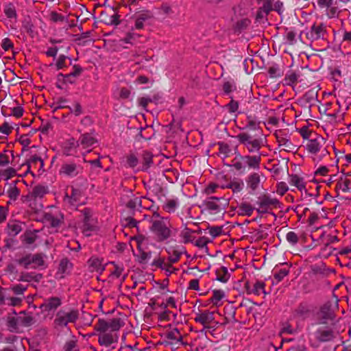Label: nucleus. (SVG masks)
Listing matches in <instances>:
<instances>
[{"label":"nucleus","instance_id":"51","mask_svg":"<svg viewBox=\"0 0 351 351\" xmlns=\"http://www.w3.org/2000/svg\"><path fill=\"white\" fill-rule=\"evenodd\" d=\"M73 71L71 73H70L69 74L64 75L62 73H60L58 75V76L64 77L66 78L69 77L71 76L77 77V76H79L82 72V68L80 65H77V64L74 65L73 67Z\"/></svg>","mask_w":351,"mask_h":351},{"label":"nucleus","instance_id":"17","mask_svg":"<svg viewBox=\"0 0 351 351\" xmlns=\"http://www.w3.org/2000/svg\"><path fill=\"white\" fill-rule=\"evenodd\" d=\"M318 318L319 319V324H326L327 320L332 321L334 313L330 303L327 302L321 307L318 313Z\"/></svg>","mask_w":351,"mask_h":351},{"label":"nucleus","instance_id":"40","mask_svg":"<svg viewBox=\"0 0 351 351\" xmlns=\"http://www.w3.org/2000/svg\"><path fill=\"white\" fill-rule=\"evenodd\" d=\"M265 284L262 281H256L252 285V289L250 291L252 294L260 295L261 293L265 294Z\"/></svg>","mask_w":351,"mask_h":351},{"label":"nucleus","instance_id":"7","mask_svg":"<svg viewBox=\"0 0 351 351\" xmlns=\"http://www.w3.org/2000/svg\"><path fill=\"white\" fill-rule=\"evenodd\" d=\"M24 269H36L45 265L44 255L41 253L26 254L16 260Z\"/></svg>","mask_w":351,"mask_h":351},{"label":"nucleus","instance_id":"61","mask_svg":"<svg viewBox=\"0 0 351 351\" xmlns=\"http://www.w3.org/2000/svg\"><path fill=\"white\" fill-rule=\"evenodd\" d=\"M218 145L219 154H223L224 157L228 156V154L230 152L229 145L223 143H219Z\"/></svg>","mask_w":351,"mask_h":351},{"label":"nucleus","instance_id":"23","mask_svg":"<svg viewBox=\"0 0 351 351\" xmlns=\"http://www.w3.org/2000/svg\"><path fill=\"white\" fill-rule=\"evenodd\" d=\"M62 304L61 299L58 297H51L45 300V302L41 304L40 307L44 311H50L56 310Z\"/></svg>","mask_w":351,"mask_h":351},{"label":"nucleus","instance_id":"8","mask_svg":"<svg viewBox=\"0 0 351 351\" xmlns=\"http://www.w3.org/2000/svg\"><path fill=\"white\" fill-rule=\"evenodd\" d=\"M333 324H319L315 332V337L319 342H328L332 341L337 336Z\"/></svg>","mask_w":351,"mask_h":351},{"label":"nucleus","instance_id":"55","mask_svg":"<svg viewBox=\"0 0 351 351\" xmlns=\"http://www.w3.org/2000/svg\"><path fill=\"white\" fill-rule=\"evenodd\" d=\"M22 302V298L19 297H11L5 298V304L12 306H17L21 305Z\"/></svg>","mask_w":351,"mask_h":351},{"label":"nucleus","instance_id":"49","mask_svg":"<svg viewBox=\"0 0 351 351\" xmlns=\"http://www.w3.org/2000/svg\"><path fill=\"white\" fill-rule=\"evenodd\" d=\"M224 297V293L221 290L213 291V296L210 298L211 302L217 305V303Z\"/></svg>","mask_w":351,"mask_h":351},{"label":"nucleus","instance_id":"37","mask_svg":"<svg viewBox=\"0 0 351 351\" xmlns=\"http://www.w3.org/2000/svg\"><path fill=\"white\" fill-rule=\"evenodd\" d=\"M300 75L297 73L290 71H289L284 79L285 84L287 86H294L296 84Z\"/></svg>","mask_w":351,"mask_h":351},{"label":"nucleus","instance_id":"63","mask_svg":"<svg viewBox=\"0 0 351 351\" xmlns=\"http://www.w3.org/2000/svg\"><path fill=\"white\" fill-rule=\"evenodd\" d=\"M226 108L231 113L235 112L239 108V103L231 97V101L226 106Z\"/></svg>","mask_w":351,"mask_h":351},{"label":"nucleus","instance_id":"27","mask_svg":"<svg viewBox=\"0 0 351 351\" xmlns=\"http://www.w3.org/2000/svg\"><path fill=\"white\" fill-rule=\"evenodd\" d=\"M14 160V154L11 150L5 149L0 153V167H7Z\"/></svg>","mask_w":351,"mask_h":351},{"label":"nucleus","instance_id":"2","mask_svg":"<svg viewBox=\"0 0 351 351\" xmlns=\"http://www.w3.org/2000/svg\"><path fill=\"white\" fill-rule=\"evenodd\" d=\"M263 154L241 155L236 154L230 166L239 174H245L250 169L256 170L260 168Z\"/></svg>","mask_w":351,"mask_h":351},{"label":"nucleus","instance_id":"24","mask_svg":"<svg viewBox=\"0 0 351 351\" xmlns=\"http://www.w3.org/2000/svg\"><path fill=\"white\" fill-rule=\"evenodd\" d=\"M48 193V188L42 185H37L34 186L27 196L30 200H36L37 199H42Z\"/></svg>","mask_w":351,"mask_h":351},{"label":"nucleus","instance_id":"34","mask_svg":"<svg viewBox=\"0 0 351 351\" xmlns=\"http://www.w3.org/2000/svg\"><path fill=\"white\" fill-rule=\"evenodd\" d=\"M324 9L326 10V14L329 19L337 18L339 16L340 13L336 0L332 2L331 5H328Z\"/></svg>","mask_w":351,"mask_h":351},{"label":"nucleus","instance_id":"35","mask_svg":"<svg viewBox=\"0 0 351 351\" xmlns=\"http://www.w3.org/2000/svg\"><path fill=\"white\" fill-rule=\"evenodd\" d=\"M171 265L173 264L170 263L169 260H166L164 257H158L155 258L152 263V266L160 268L165 271H166L168 268H171Z\"/></svg>","mask_w":351,"mask_h":351},{"label":"nucleus","instance_id":"39","mask_svg":"<svg viewBox=\"0 0 351 351\" xmlns=\"http://www.w3.org/2000/svg\"><path fill=\"white\" fill-rule=\"evenodd\" d=\"M295 312L297 315L300 317H306L309 315L311 312L310 306L306 303H301L300 305L295 308Z\"/></svg>","mask_w":351,"mask_h":351},{"label":"nucleus","instance_id":"62","mask_svg":"<svg viewBox=\"0 0 351 351\" xmlns=\"http://www.w3.org/2000/svg\"><path fill=\"white\" fill-rule=\"evenodd\" d=\"M50 19L54 23L63 22L65 21V17L55 11H52L50 13Z\"/></svg>","mask_w":351,"mask_h":351},{"label":"nucleus","instance_id":"21","mask_svg":"<svg viewBox=\"0 0 351 351\" xmlns=\"http://www.w3.org/2000/svg\"><path fill=\"white\" fill-rule=\"evenodd\" d=\"M351 189V180L346 178H340L335 186V191L337 196L340 195V193H349Z\"/></svg>","mask_w":351,"mask_h":351},{"label":"nucleus","instance_id":"58","mask_svg":"<svg viewBox=\"0 0 351 351\" xmlns=\"http://www.w3.org/2000/svg\"><path fill=\"white\" fill-rule=\"evenodd\" d=\"M243 182L242 181H234L230 183L229 188L233 192H240L243 188Z\"/></svg>","mask_w":351,"mask_h":351},{"label":"nucleus","instance_id":"59","mask_svg":"<svg viewBox=\"0 0 351 351\" xmlns=\"http://www.w3.org/2000/svg\"><path fill=\"white\" fill-rule=\"evenodd\" d=\"M81 213L83 216V223L94 221L92 218L93 213L90 209L86 208L81 211Z\"/></svg>","mask_w":351,"mask_h":351},{"label":"nucleus","instance_id":"54","mask_svg":"<svg viewBox=\"0 0 351 351\" xmlns=\"http://www.w3.org/2000/svg\"><path fill=\"white\" fill-rule=\"evenodd\" d=\"M36 238H37V237L35 233L32 232H27L23 236V241L26 244L31 245L36 241Z\"/></svg>","mask_w":351,"mask_h":351},{"label":"nucleus","instance_id":"47","mask_svg":"<svg viewBox=\"0 0 351 351\" xmlns=\"http://www.w3.org/2000/svg\"><path fill=\"white\" fill-rule=\"evenodd\" d=\"M169 256L168 257V259L169 260L170 263L174 264L178 262L179 260L180 259L182 252L173 249L172 250V252H169Z\"/></svg>","mask_w":351,"mask_h":351},{"label":"nucleus","instance_id":"41","mask_svg":"<svg viewBox=\"0 0 351 351\" xmlns=\"http://www.w3.org/2000/svg\"><path fill=\"white\" fill-rule=\"evenodd\" d=\"M6 194L12 201H15L20 194V190L15 184H10L7 190Z\"/></svg>","mask_w":351,"mask_h":351},{"label":"nucleus","instance_id":"32","mask_svg":"<svg viewBox=\"0 0 351 351\" xmlns=\"http://www.w3.org/2000/svg\"><path fill=\"white\" fill-rule=\"evenodd\" d=\"M152 18V14L149 12H141L137 15L135 20V28L141 29L144 26V22Z\"/></svg>","mask_w":351,"mask_h":351},{"label":"nucleus","instance_id":"64","mask_svg":"<svg viewBox=\"0 0 351 351\" xmlns=\"http://www.w3.org/2000/svg\"><path fill=\"white\" fill-rule=\"evenodd\" d=\"M112 264L114 265V270L111 271V276L118 278L121 276L123 271V268L117 264H115L114 263H112Z\"/></svg>","mask_w":351,"mask_h":351},{"label":"nucleus","instance_id":"20","mask_svg":"<svg viewBox=\"0 0 351 351\" xmlns=\"http://www.w3.org/2000/svg\"><path fill=\"white\" fill-rule=\"evenodd\" d=\"M153 154L147 151H143L139 155V163L141 164L140 169L147 171L153 164Z\"/></svg>","mask_w":351,"mask_h":351},{"label":"nucleus","instance_id":"25","mask_svg":"<svg viewBox=\"0 0 351 351\" xmlns=\"http://www.w3.org/2000/svg\"><path fill=\"white\" fill-rule=\"evenodd\" d=\"M110 14L107 12H102L101 17L102 21L107 25H118L120 21H119V16L113 10H110Z\"/></svg>","mask_w":351,"mask_h":351},{"label":"nucleus","instance_id":"4","mask_svg":"<svg viewBox=\"0 0 351 351\" xmlns=\"http://www.w3.org/2000/svg\"><path fill=\"white\" fill-rule=\"evenodd\" d=\"M151 222L150 230L156 237L158 241H164L171 237V225L167 219L160 217L157 213H154Z\"/></svg>","mask_w":351,"mask_h":351},{"label":"nucleus","instance_id":"36","mask_svg":"<svg viewBox=\"0 0 351 351\" xmlns=\"http://www.w3.org/2000/svg\"><path fill=\"white\" fill-rule=\"evenodd\" d=\"M4 14L8 19L10 20L14 19L15 21L17 19V13L16 7L13 3H8L4 5L3 10Z\"/></svg>","mask_w":351,"mask_h":351},{"label":"nucleus","instance_id":"15","mask_svg":"<svg viewBox=\"0 0 351 351\" xmlns=\"http://www.w3.org/2000/svg\"><path fill=\"white\" fill-rule=\"evenodd\" d=\"M263 178V174L258 172H253L247 176L245 182L250 193H254L260 188Z\"/></svg>","mask_w":351,"mask_h":351},{"label":"nucleus","instance_id":"11","mask_svg":"<svg viewBox=\"0 0 351 351\" xmlns=\"http://www.w3.org/2000/svg\"><path fill=\"white\" fill-rule=\"evenodd\" d=\"M327 34V26L323 23H314L310 30L306 33V36L311 41L324 39Z\"/></svg>","mask_w":351,"mask_h":351},{"label":"nucleus","instance_id":"53","mask_svg":"<svg viewBox=\"0 0 351 351\" xmlns=\"http://www.w3.org/2000/svg\"><path fill=\"white\" fill-rule=\"evenodd\" d=\"M289 274V270L286 269H281L278 271H276L274 274V278L276 280V282L278 283L280 282L286 276Z\"/></svg>","mask_w":351,"mask_h":351},{"label":"nucleus","instance_id":"48","mask_svg":"<svg viewBox=\"0 0 351 351\" xmlns=\"http://www.w3.org/2000/svg\"><path fill=\"white\" fill-rule=\"evenodd\" d=\"M77 341L74 337L67 341L64 346V351H77Z\"/></svg>","mask_w":351,"mask_h":351},{"label":"nucleus","instance_id":"6","mask_svg":"<svg viewBox=\"0 0 351 351\" xmlns=\"http://www.w3.org/2000/svg\"><path fill=\"white\" fill-rule=\"evenodd\" d=\"M229 205V199L223 197H209L203 202L204 210L212 215L223 214Z\"/></svg>","mask_w":351,"mask_h":351},{"label":"nucleus","instance_id":"57","mask_svg":"<svg viewBox=\"0 0 351 351\" xmlns=\"http://www.w3.org/2000/svg\"><path fill=\"white\" fill-rule=\"evenodd\" d=\"M299 133L303 137V138L308 139L312 138L313 134L312 131L306 126H304L299 130Z\"/></svg>","mask_w":351,"mask_h":351},{"label":"nucleus","instance_id":"18","mask_svg":"<svg viewBox=\"0 0 351 351\" xmlns=\"http://www.w3.org/2000/svg\"><path fill=\"white\" fill-rule=\"evenodd\" d=\"M73 268V264L67 258H64L60 260L58 270L56 274L57 279H63L66 275L69 274Z\"/></svg>","mask_w":351,"mask_h":351},{"label":"nucleus","instance_id":"12","mask_svg":"<svg viewBox=\"0 0 351 351\" xmlns=\"http://www.w3.org/2000/svg\"><path fill=\"white\" fill-rule=\"evenodd\" d=\"M279 202L276 198H271L267 195H263L258 197L257 204L258 207L256 210L259 213H265L269 209L273 207H277Z\"/></svg>","mask_w":351,"mask_h":351},{"label":"nucleus","instance_id":"50","mask_svg":"<svg viewBox=\"0 0 351 351\" xmlns=\"http://www.w3.org/2000/svg\"><path fill=\"white\" fill-rule=\"evenodd\" d=\"M177 204L176 199H168L164 205L163 208L168 213H173L175 211Z\"/></svg>","mask_w":351,"mask_h":351},{"label":"nucleus","instance_id":"29","mask_svg":"<svg viewBox=\"0 0 351 351\" xmlns=\"http://www.w3.org/2000/svg\"><path fill=\"white\" fill-rule=\"evenodd\" d=\"M91 271L101 273L105 267L102 264V261L97 257H91L88 261Z\"/></svg>","mask_w":351,"mask_h":351},{"label":"nucleus","instance_id":"28","mask_svg":"<svg viewBox=\"0 0 351 351\" xmlns=\"http://www.w3.org/2000/svg\"><path fill=\"white\" fill-rule=\"evenodd\" d=\"M5 230L10 237H14L22 231L21 223L17 221H9Z\"/></svg>","mask_w":351,"mask_h":351},{"label":"nucleus","instance_id":"1","mask_svg":"<svg viewBox=\"0 0 351 351\" xmlns=\"http://www.w3.org/2000/svg\"><path fill=\"white\" fill-rule=\"evenodd\" d=\"M123 326L120 318H113L109 321L99 319L94 326V329L99 332L98 343L101 346L109 347L119 340L117 332Z\"/></svg>","mask_w":351,"mask_h":351},{"label":"nucleus","instance_id":"60","mask_svg":"<svg viewBox=\"0 0 351 351\" xmlns=\"http://www.w3.org/2000/svg\"><path fill=\"white\" fill-rule=\"evenodd\" d=\"M27 286L19 284L13 285L12 287H10V289L16 295H23V293L27 290Z\"/></svg>","mask_w":351,"mask_h":351},{"label":"nucleus","instance_id":"22","mask_svg":"<svg viewBox=\"0 0 351 351\" xmlns=\"http://www.w3.org/2000/svg\"><path fill=\"white\" fill-rule=\"evenodd\" d=\"M45 219L49 223L51 228H58L64 223V217L62 214L54 215L51 213H47Z\"/></svg>","mask_w":351,"mask_h":351},{"label":"nucleus","instance_id":"33","mask_svg":"<svg viewBox=\"0 0 351 351\" xmlns=\"http://www.w3.org/2000/svg\"><path fill=\"white\" fill-rule=\"evenodd\" d=\"M254 208L248 202H242L238 206L239 215L242 216H251Z\"/></svg>","mask_w":351,"mask_h":351},{"label":"nucleus","instance_id":"30","mask_svg":"<svg viewBox=\"0 0 351 351\" xmlns=\"http://www.w3.org/2000/svg\"><path fill=\"white\" fill-rule=\"evenodd\" d=\"M43 278V275L35 273H21L19 280L30 282L32 281L38 282Z\"/></svg>","mask_w":351,"mask_h":351},{"label":"nucleus","instance_id":"9","mask_svg":"<svg viewBox=\"0 0 351 351\" xmlns=\"http://www.w3.org/2000/svg\"><path fill=\"white\" fill-rule=\"evenodd\" d=\"M78 311L71 310L69 312L59 311L54 319V324L59 327L66 326L69 323H74L78 318Z\"/></svg>","mask_w":351,"mask_h":351},{"label":"nucleus","instance_id":"46","mask_svg":"<svg viewBox=\"0 0 351 351\" xmlns=\"http://www.w3.org/2000/svg\"><path fill=\"white\" fill-rule=\"evenodd\" d=\"M194 232V231L189 229V228H185L182 232H181V237H182L183 239V242L184 243H189V242H193L194 239H195V237L193 236V233Z\"/></svg>","mask_w":351,"mask_h":351},{"label":"nucleus","instance_id":"56","mask_svg":"<svg viewBox=\"0 0 351 351\" xmlns=\"http://www.w3.org/2000/svg\"><path fill=\"white\" fill-rule=\"evenodd\" d=\"M286 239L291 244L295 245L298 242L299 237L295 232L290 231L287 234Z\"/></svg>","mask_w":351,"mask_h":351},{"label":"nucleus","instance_id":"45","mask_svg":"<svg viewBox=\"0 0 351 351\" xmlns=\"http://www.w3.org/2000/svg\"><path fill=\"white\" fill-rule=\"evenodd\" d=\"M138 261L140 263L145 264L147 263L152 257V254L150 252H145L143 251L139 246L138 247Z\"/></svg>","mask_w":351,"mask_h":351},{"label":"nucleus","instance_id":"5","mask_svg":"<svg viewBox=\"0 0 351 351\" xmlns=\"http://www.w3.org/2000/svg\"><path fill=\"white\" fill-rule=\"evenodd\" d=\"M236 138L250 154H261L260 150L264 147L263 139L261 136H254L247 132H241L237 134Z\"/></svg>","mask_w":351,"mask_h":351},{"label":"nucleus","instance_id":"38","mask_svg":"<svg viewBox=\"0 0 351 351\" xmlns=\"http://www.w3.org/2000/svg\"><path fill=\"white\" fill-rule=\"evenodd\" d=\"M44 165L42 158L36 155L32 156L28 161V167L40 170Z\"/></svg>","mask_w":351,"mask_h":351},{"label":"nucleus","instance_id":"26","mask_svg":"<svg viewBox=\"0 0 351 351\" xmlns=\"http://www.w3.org/2000/svg\"><path fill=\"white\" fill-rule=\"evenodd\" d=\"M97 142V140L88 133L84 134L81 135L78 141L77 142V145H82L83 148H88L93 144Z\"/></svg>","mask_w":351,"mask_h":351},{"label":"nucleus","instance_id":"14","mask_svg":"<svg viewBox=\"0 0 351 351\" xmlns=\"http://www.w3.org/2000/svg\"><path fill=\"white\" fill-rule=\"evenodd\" d=\"M82 167L74 162H64L60 169V173L65 176L73 178L82 173Z\"/></svg>","mask_w":351,"mask_h":351},{"label":"nucleus","instance_id":"31","mask_svg":"<svg viewBox=\"0 0 351 351\" xmlns=\"http://www.w3.org/2000/svg\"><path fill=\"white\" fill-rule=\"evenodd\" d=\"M289 183L291 185L297 187V189L300 191L305 189V182H304L303 178L296 174L289 176Z\"/></svg>","mask_w":351,"mask_h":351},{"label":"nucleus","instance_id":"13","mask_svg":"<svg viewBox=\"0 0 351 351\" xmlns=\"http://www.w3.org/2000/svg\"><path fill=\"white\" fill-rule=\"evenodd\" d=\"M195 322L202 324L204 328H211V324L215 322L214 312L208 310L197 313L194 318Z\"/></svg>","mask_w":351,"mask_h":351},{"label":"nucleus","instance_id":"3","mask_svg":"<svg viewBox=\"0 0 351 351\" xmlns=\"http://www.w3.org/2000/svg\"><path fill=\"white\" fill-rule=\"evenodd\" d=\"M305 147L311 154L313 160L317 162L330 154L325 138L317 134H314L313 136L307 141Z\"/></svg>","mask_w":351,"mask_h":351},{"label":"nucleus","instance_id":"19","mask_svg":"<svg viewBox=\"0 0 351 351\" xmlns=\"http://www.w3.org/2000/svg\"><path fill=\"white\" fill-rule=\"evenodd\" d=\"M81 197V190L71 186L70 189L66 190L64 197V202L71 205H75L80 200Z\"/></svg>","mask_w":351,"mask_h":351},{"label":"nucleus","instance_id":"42","mask_svg":"<svg viewBox=\"0 0 351 351\" xmlns=\"http://www.w3.org/2000/svg\"><path fill=\"white\" fill-rule=\"evenodd\" d=\"M81 229L84 235L86 237H90L91 235V232L95 230L94 221L84 222Z\"/></svg>","mask_w":351,"mask_h":351},{"label":"nucleus","instance_id":"44","mask_svg":"<svg viewBox=\"0 0 351 351\" xmlns=\"http://www.w3.org/2000/svg\"><path fill=\"white\" fill-rule=\"evenodd\" d=\"M126 162L130 167L134 168L139 163L138 155L130 153L125 156Z\"/></svg>","mask_w":351,"mask_h":351},{"label":"nucleus","instance_id":"43","mask_svg":"<svg viewBox=\"0 0 351 351\" xmlns=\"http://www.w3.org/2000/svg\"><path fill=\"white\" fill-rule=\"evenodd\" d=\"M7 326L12 332H19V318L15 317H8L7 320Z\"/></svg>","mask_w":351,"mask_h":351},{"label":"nucleus","instance_id":"10","mask_svg":"<svg viewBox=\"0 0 351 351\" xmlns=\"http://www.w3.org/2000/svg\"><path fill=\"white\" fill-rule=\"evenodd\" d=\"M275 136L280 147L286 152H293L296 146L291 141L290 135L283 130H277Z\"/></svg>","mask_w":351,"mask_h":351},{"label":"nucleus","instance_id":"52","mask_svg":"<svg viewBox=\"0 0 351 351\" xmlns=\"http://www.w3.org/2000/svg\"><path fill=\"white\" fill-rule=\"evenodd\" d=\"M250 24V21L247 19H244L237 22L235 25V29L241 32L248 27Z\"/></svg>","mask_w":351,"mask_h":351},{"label":"nucleus","instance_id":"16","mask_svg":"<svg viewBox=\"0 0 351 351\" xmlns=\"http://www.w3.org/2000/svg\"><path fill=\"white\" fill-rule=\"evenodd\" d=\"M182 335L180 330L176 328H172L165 333V339L164 340V344L168 345H176L182 344Z\"/></svg>","mask_w":351,"mask_h":351}]
</instances>
